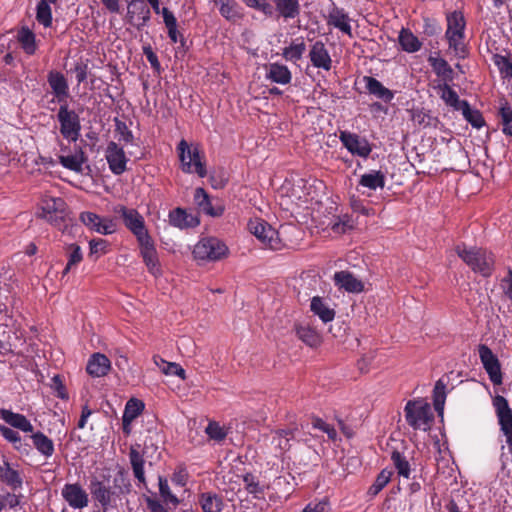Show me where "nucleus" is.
Returning <instances> with one entry per match:
<instances>
[{
	"label": "nucleus",
	"instance_id": "1",
	"mask_svg": "<svg viewBox=\"0 0 512 512\" xmlns=\"http://www.w3.org/2000/svg\"><path fill=\"white\" fill-rule=\"evenodd\" d=\"M457 255L473 270L483 277H490L494 270V257L491 253L478 248H468L466 245H457Z\"/></svg>",
	"mask_w": 512,
	"mask_h": 512
},
{
	"label": "nucleus",
	"instance_id": "2",
	"mask_svg": "<svg viewBox=\"0 0 512 512\" xmlns=\"http://www.w3.org/2000/svg\"><path fill=\"white\" fill-rule=\"evenodd\" d=\"M447 30L445 37L448 41L449 48L453 50L458 58H465L467 54L466 46L463 42L466 21L461 11L449 13L446 17Z\"/></svg>",
	"mask_w": 512,
	"mask_h": 512
},
{
	"label": "nucleus",
	"instance_id": "3",
	"mask_svg": "<svg viewBox=\"0 0 512 512\" xmlns=\"http://www.w3.org/2000/svg\"><path fill=\"white\" fill-rule=\"evenodd\" d=\"M405 419L414 430L427 431L434 419L430 404L422 398L409 400L404 408Z\"/></svg>",
	"mask_w": 512,
	"mask_h": 512
},
{
	"label": "nucleus",
	"instance_id": "4",
	"mask_svg": "<svg viewBox=\"0 0 512 512\" xmlns=\"http://www.w3.org/2000/svg\"><path fill=\"white\" fill-rule=\"evenodd\" d=\"M177 151L179 153L181 169L184 173H196L200 178H204L207 175L205 163L202 160L198 147L191 148L182 139L177 146Z\"/></svg>",
	"mask_w": 512,
	"mask_h": 512
},
{
	"label": "nucleus",
	"instance_id": "5",
	"mask_svg": "<svg viewBox=\"0 0 512 512\" xmlns=\"http://www.w3.org/2000/svg\"><path fill=\"white\" fill-rule=\"evenodd\" d=\"M57 120L63 138L70 142H76L81 135L79 114L75 110L70 109L68 103H63L59 107Z\"/></svg>",
	"mask_w": 512,
	"mask_h": 512
},
{
	"label": "nucleus",
	"instance_id": "6",
	"mask_svg": "<svg viewBox=\"0 0 512 512\" xmlns=\"http://www.w3.org/2000/svg\"><path fill=\"white\" fill-rule=\"evenodd\" d=\"M229 249L218 238L206 237L198 241L194 246L193 255L197 260L219 261L228 255Z\"/></svg>",
	"mask_w": 512,
	"mask_h": 512
},
{
	"label": "nucleus",
	"instance_id": "7",
	"mask_svg": "<svg viewBox=\"0 0 512 512\" xmlns=\"http://www.w3.org/2000/svg\"><path fill=\"white\" fill-rule=\"evenodd\" d=\"M38 216L50 224L61 228L67 216L65 201L60 197L46 196L42 200L41 212Z\"/></svg>",
	"mask_w": 512,
	"mask_h": 512
},
{
	"label": "nucleus",
	"instance_id": "8",
	"mask_svg": "<svg viewBox=\"0 0 512 512\" xmlns=\"http://www.w3.org/2000/svg\"><path fill=\"white\" fill-rule=\"evenodd\" d=\"M114 211L121 216L126 228L137 238V241H143V239L150 237L144 218L136 209L121 205L116 207Z\"/></svg>",
	"mask_w": 512,
	"mask_h": 512
},
{
	"label": "nucleus",
	"instance_id": "9",
	"mask_svg": "<svg viewBox=\"0 0 512 512\" xmlns=\"http://www.w3.org/2000/svg\"><path fill=\"white\" fill-rule=\"evenodd\" d=\"M248 228L264 246L272 250H277L281 247L278 232L267 222L260 219L251 220L248 223Z\"/></svg>",
	"mask_w": 512,
	"mask_h": 512
},
{
	"label": "nucleus",
	"instance_id": "10",
	"mask_svg": "<svg viewBox=\"0 0 512 512\" xmlns=\"http://www.w3.org/2000/svg\"><path fill=\"white\" fill-rule=\"evenodd\" d=\"M127 22L137 30H142L151 19V11L145 0H130L127 4Z\"/></svg>",
	"mask_w": 512,
	"mask_h": 512
},
{
	"label": "nucleus",
	"instance_id": "11",
	"mask_svg": "<svg viewBox=\"0 0 512 512\" xmlns=\"http://www.w3.org/2000/svg\"><path fill=\"white\" fill-rule=\"evenodd\" d=\"M79 220L91 231L101 235H110L116 232L117 225L112 218H103L96 213L84 211L80 214Z\"/></svg>",
	"mask_w": 512,
	"mask_h": 512
},
{
	"label": "nucleus",
	"instance_id": "12",
	"mask_svg": "<svg viewBox=\"0 0 512 512\" xmlns=\"http://www.w3.org/2000/svg\"><path fill=\"white\" fill-rule=\"evenodd\" d=\"M339 139L343 146L352 154L362 158H367L372 152V147L366 138L349 132L341 131Z\"/></svg>",
	"mask_w": 512,
	"mask_h": 512
},
{
	"label": "nucleus",
	"instance_id": "13",
	"mask_svg": "<svg viewBox=\"0 0 512 512\" xmlns=\"http://www.w3.org/2000/svg\"><path fill=\"white\" fill-rule=\"evenodd\" d=\"M479 357L483 364L485 371L487 372L490 381L494 385L502 384V372L501 365L496 357V355L492 352V350L482 344L479 346Z\"/></svg>",
	"mask_w": 512,
	"mask_h": 512
},
{
	"label": "nucleus",
	"instance_id": "14",
	"mask_svg": "<svg viewBox=\"0 0 512 512\" xmlns=\"http://www.w3.org/2000/svg\"><path fill=\"white\" fill-rule=\"evenodd\" d=\"M105 158L111 172L115 175H121L126 171L128 159L122 147L116 142H109L105 151Z\"/></svg>",
	"mask_w": 512,
	"mask_h": 512
},
{
	"label": "nucleus",
	"instance_id": "15",
	"mask_svg": "<svg viewBox=\"0 0 512 512\" xmlns=\"http://www.w3.org/2000/svg\"><path fill=\"white\" fill-rule=\"evenodd\" d=\"M61 495L72 508L83 509L88 506V494L78 483L65 484Z\"/></svg>",
	"mask_w": 512,
	"mask_h": 512
},
{
	"label": "nucleus",
	"instance_id": "16",
	"mask_svg": "<svg viewBox=\"0 0 512 512\" xmlns=\"http://www.w3.org/2000/svg\"><path fill=\"white\" fill-rule=\"evenodd\" d=\"M308 57L313 67L330 71L332 68V58L324 42L321 40L315 41L309 50Z\"/></svg>",
	"mask_w": 512,
	"mask_h": 512
},
{
	"label": "nucleus",
	"instance_id": "17",
	"mask_svg": "<svg viewBox=\"0 0 512 512\" xmlns=\"http://www.w3.org/2000/svg\"><path fill=\"white\" fill-rule=\"evenodd\" d=\"M326 22L328 26L336 28L343 34L352 37L351 19L343 8L333 5L328 12Z\"/></svg>",
	"mask_w": 512,
	"mask_h": 512
},
{
	"label": "nucleus",
	"instance_id": "18",
	"mask_svg": "<svg viewBox=\"0 0 512 512\" xmlns=\"http://www.w3.org/2000/svg\"><path fill=\"white\" fill-rule=\"evenodd\" d=\"M138 243L140 247V254L149 272L153 275L159 274L160 266L158 254L151 236L143 239V241H138Z\"/></svg>",
	"mask_w": 512,
	"mask_h": 512
},
{
	"label": "nucleus",
	"instance_id": "19",
	"mask_svg": "<svg viewBox=\"0 0 512 512\" xmlns=\"http://www.w3.org/2000/svg\"><path fill=\"white\" fill-rule=\"evenodd\" d=\"M47 81L57 99V102L60 103V105L67 103V98L69 97V86L64 75L61 72L52 70L48 73Z\"/></svg>",
	"mask_w": 512,
	"mask_h": 512
},
{
	"label": "nucleus",
	"instance_id": "20",
	"mask_svg": "<svg viewBox=\"0 0 512 512\" xmlns=\"http://www.w3.org/2000/svg\"><path fill=\"white\" fill-rule=\"evenodd\" d=\"M293 429H279L272 432L271 445L276 457H282L292 447Z\"/></svg>",
	"mask_w": 512,
	"mask_h": 512
},
{
	"label": "nucleus",
	"instance_id": "21",
	"mask_svg": "<svg viewBox=\"0 0 512 512\" xmlns=\"http://www.w3.org/2000/svg\"><path fill=\"white\" fill-rule=\"evenodd\" d=\"M111 362L102 353H94L88 360L86 371L92 377H103L109 373Z\"/></svg>",
	"mask_w": 512,
	"mask_h": 512
},
{
	"label": "nucleus",
	"instance_id": "22",
	"mask_svg": "<svg viewBox=\"0 0 512 512\" xmlns=\"http://www.w3.org/2000/svg\"><path fill=\"white\" fill-rule=\"evenodd\" d=\"M220 15L227 21L237 23L244 18L243 8L235 0H215Z\"/></svg>",
	"mask_w": 512,
	"mask_h": 512
},
{
	"label": "nucleus",
	"instance_id": "23",
	"mask_svg": "<svg viewBox=\"0 0 512 512\" xmlns=\"http://www.w3.org/2000/svg\"><path fill=\"white\" fill-rule=\"evenodd\" d=\"M274 14L284 20L295 19L301 13V5L299 0H273Z\"/></svg>",
	"mask_w": 512,
	"mask_h": 512
},
{
	"label": "nucleus",
	"instance_id": "24",
	"mask_svg": "<svg viewBox=\"0 0 512 512\" xmlns=\"http://www.w3.org/2000/svg\"><path fill=\"white\" fill-rule=\"evenodd\" d=\"M334 281L339 288L349 293H360L364 289L362 281L349 271H339L334 274Z\"/></svg>",
	"mask_w": 512,
	"mask_h": 512
},
{
	"label": "nucleus",
	"instance_id": "25",
	"mask_svg": "<svg viewBox=\"0 0 512 512\" xmlns=\"http://www.w3.org/2000/svg\"><path fill=\"white\" fill-rule=\"evenodd\" d=\"M169 222L174 227L185 229L198 226L200 220L198 217L188 214L182 208H175L169 213Z\"/></svg>",
	"mask_w": 512,
	"mask_h": 512
},
{
	"label": "nucleus",
	"instance_id": "26",
	"mask_svg": "<svg viewBox=\"0 0 512 512\" xmlns=\"http://www.w3.org/2000/svg\"><path fill=\"white\" fill-rule=\"evenodd\" d=\"M0 481L13 490L21 488L23 484L19 471L13 468L6 460H3L0 464Z\"/></svg>",
	"mask_w": 512,
	"mask_h": 512
},
{
	"label": "nucleus",
	"instance_id": "27",
	"mask_svg": "<svg viewBox=\"0 0 512 512\" xmlns=\"http://www.w3.org/2000/svg\"><path fill=\"white\" fill-rule=\"evenodd\" d=\"M428 63L432 67L433 72L441 79L443 83H451L454 80V71L449 63L437 56L430 55Z\"/></svg>",
	"mask_w": 512,
	"mask_h": 512
},
{
	"label": "nucleus",
	"instance_id": "28",
	"mask_svg": "<svg viewBox=\"0 0 512 512\" xmlns=\"http://www.w3.org/2000/svg\"><path fill=\"white\" fill-rule=\"evenodd\" d=\"M266 79L277 84L287 85L292 80V74L286 65L270 63L266 66Z\"/></svg>",
	"mask_w": 512,
	"mask_h": 512
},
{
	"label": "nucleus",
	"instance_id": "29",
	"mask_svg": "<svg viewBox=\"0 0 512 512\" xmlns=\"http://www.w3.org/2000/svg\"><path fill=\"white\" fill-rule=\"evenodd\" d=\"M363 81L367 91L378 99L389 103L394 98V92L386 88L379 80L371 76H364Z\"/></svg>",
	"mask_w": 512,
	"mask_h": 512
},
{
	"label": "nucleus",
	"instance_id": "30",
	"mask_svg": "<svg viewBox=\"0 0 512 512\" xmlns=\"http://www.w3.org/2000/svg\"><path fill=\"white\" fill-rule=\"evenodd\" d=\"M194 201L197 206L207 215L218 217L224 212L222 206L213 207L209 195L203 188H196L194 193Z\"/></svg>",
	"mask_w": 512,
	"mask_h": 512
},
{
	"label": "nucleus",
	"instance_id": "31",
	"mask_svg": "<svg viewBox=\"0 0 512 512\" xmlns=\"http://www.w3.org/2000/svg\"><path fill=\"white\" fill-rule=\"evenodd\" d=\"M161 14L163 17V22L167 28L170 41L172 43L181 42V44L184 45L185 40L183 34L178 30L177 19L174 14L166 7L162 8Z\"/></svg>",
	"mask_w": 512,
	"mask_h": 512
},
{
	"label": "nucleus",
	"instance_id": "32",
	"mask_svg": "<svg viewBox=\"0 0 512 512\" xmlns=\"http://www.w3.org/2000/svg\"><path fill=\"white\" fill-rule=\"evenodd\" d=\"M0 418L7 424L23 432H32L33 426L30 421L22 414L14 413L7 409L0 410Z\"/></svg>",
	"mask_w": 512,
	"mask_h": 512
},
{
	"label": "nucleus",
	"instance_id": "33",
	"mask_svg": "<svg viewBox=\"0 0 512 512\" xmlns=\"http://www.w3.org/2000/svg\"><path fill=\"white\" fill-rule=\"evenodd\" d=\"M198 503L203 512H222L224 508L223 497L213 492L201 493Z\"/></svg>",
	"mask_w": 512,
	"mask_h": 512
},
{
	"label": "nucleus",
	"instance_id": "34",
	"mask_svg": "<svg viewBox=\"0 0 512 512\" xmlns=\"http://www.w3.org/2000/svg\"><path fill=\"white\" fill-rule=\"evenodd\" d=\"M90 491L94 499L106 510L111 503L112 492L110 488L95 478L90 483Z\"/></svg>",
	"mask_w": 512,
	"mask_h": 512
},
{
	"label": "nucleus",
	"instance_id": "35",
	"mask_svg": "<svg viewBox=\"0 0 512 512\" xmlns=\"http://www.w3.org/2000/svg\"><path fill=\"white\" fill-rule=\"evenodd\" d=\"M59 163L66 169L80 173L83 170V164L87 161V157L81 148H78L73 155H60Z\"/></svg>",
	"mask_w": 512,
	"mask_h": 512
},
{
	"label": "nucleus",
	"instance_id": "36",
	"mask_svg": "<svg viewBox=\"0 0 512 512\" xmlns=\"http://www.w3.org/2000/svg\"><path fill=\"white\" fill-rule=\"evenodd\" d=\"M138 447L139 445L137 446H134L132 445L129 449V459H130V464H131V467H132V470H133V474H134V477L142 484H145L146 483V479H145V473H144V457H143V454H141L139 451H138Z\"/></svg>",
	"mask_w": 512,
	"mask_h": 512
},
{
	"label": "nucleus",
	"instance_id": "37",
	"mask_svg": "<svg viewBox=\"0 0 512 512\" xmlns=\"http://www.w3.org/2000/svg\"><path fill=\"white\" fill-rule=\"evenodd\" d=\"M385 182V174L380 170H371L370 172L363 174L359 179V185L364 188H368L371 191H375L378 188L383 189Z\"/></svg>",
	"mask_w": 512,
	"mask_h": 512
},
{
	"label": "nucleus",
	"instance_id": "38",
	"mask_svg": "<svg viewBox=\"0 0 512 512\" xmlns=\"http://www.w3.org/2000/svg\"><path fill=\"white\" fill-rule=\"evenodd\" d=\"M310 309L324 323L332 321L335 317V311L331 309L319 296H315L312 298Z\"/></svg>",
	"mask_w": 512,
	"mask_h": 512
},
{
	"label": "nucleus",
	"instance_id": "39",
	"mask_svg": "<svg viewBox=\"0 0 512 512\" xmlns=\"http://www.w3.org/2000/svg\"><path fill=\"white\" fill-rule=\"evenodd\" d=\"M67 264L62 272V275H67L72 269L77 267L83 260V252L81 247L72 243L66 247Z\"/></svg>",
	"mask_w": 512,
	"mask_h": 512
},
{
	"label": "nucleus",
	"instance_id": "40",
	"mask_svg": "<svg viewBox=\"0 0 512 512\" xmlns=\"http://www.w3.org/2000/svg\"><path fill=\"white\" fill-rule=\"evenodd\" d=\"M305 51V42L302 38H297L289 46L283 48L282 56L287 61L297 62L303 57Z\"/></svg>",
	"mask_w": 512,
	"mask_h": 512
},
{
	"label": "nucleus",
	"instance_id": "41",
	"mask_svg": "<svg viewBox=\"0 0 512 512\" xmlns=\"http://www.w3.org/2000/svg\"><path fill=\"white\" fill-rule=\"evenodd\" d=\"M296 334L301 341L310 347H317L321 344L320 334L310 326H296Z\"/></svg>",
	"mask_w": 512,
	"mask_h": 512
},
{
	"label": "nucleus",
	"instance_id": "42",
	"mask_svg": "<svg viewBox=\"0 0 512 512\" xmlns=\"http://www.w3.org/2000/svg\"><path fill=\"white\" fill-rule=\"evenodd\" d=\"M153 362L165 375H175L182 380L186 378L185 370L175 362H167L159 356H154Z\"/></svg>",
	"mask_w": 512,
	"mask_h": 512
},
{
	"label": "nucleus",
	"instance_id": "43",
	"mask_svg": "<svg viewBox=\"0 0 512 512\" xmlns=\"http://www.w3.org/2000/svg\"><path fill=\"white\" fill-rule=\"evenodd\" d=\"M441 91L440 97L441 99L449 106L453 107L455 110H460L462 108V103L467 102L466 100H460L456 91H454L450 87V83H442L438 86Z\"/></svg>",
	"mask_w": 512,
	"mask_h": 512
},
{
	"label": "nucleus",
	"instance_id": "44",
	"mask_svg": "<svg viewBox=\"0 0 512 512\" xmlns=\"http://www.w3.org/2000/svg\"><path fill=\"white\" fill-rule=\"evenodd\" d=\"M32 441L34 447L45 457H50L54 453V444L51 439H49L42 432H36L32 436Z\"/></svg>",
	"mask_w": 512,
	"mask_h": 512
},
{
	"label": "nucleus",
	"instance_id": "45",
	"mask_svg": "<svg viewBox=\"0 0 512 512\" xmlns=\"http://www.w3.org/2000/svg\"><path fill=\"white\" fill-rule=\"evenodd\" d=\"M399 43L402 49L408 53L417 52L421 48L419 39L408 29H402L399 34Z\"/></svg>",
	"mask_w": 512,
	"mask_h": 512
},
{
	"label": "nucleus",
	"instance_id": "46",
	"mask_svg": "<svg viewBox=\"0 0 512 512\" xmlns=\"http://www.w3.org/2000/svg\"><path fill=\"white\" fill-rule=\"evenodd\" d=\"M459 111L462 112L465 120L468 121L474 128L479 129L484 126L485 121L482 114L479 110L472 109L468 102H463L462 108Z\"/></svg>",
	"mask_w": 512,
	"mask_h": 512
},
{
	"label": "nucleus",
	"instance_id": "47",
	"mask_svg": "<svg viewBox=\"0 0 512 512\" xmlns=\"http://www.w3.org/2000/svg\"><path fill=\"white\" fill-rule=\"evenodd\" d=\"M18 41L25 53L33 55L36 52L35 34L29 28H22L18 32Z\"/></svg>",
	"mask_w": 512,
	"mask_h": 512
},
{
	"label": "nucleus",
	"instance_id": "48",
	"mask_svg": "<svg viewBox=\"0 0 512 512\" xmlns=\"http://www.w3.org/2000/svg\"><path fill=\"white\" fill-rule=\"evenodd\" d=\"M52 4L49 0H40L36 7V19L44 27H50L52 24Z\"/></svg>",
	"mask_w": 512,
	"mask_h": 512
},
{
	"label": "nucleus",
	"instance_id": "49",
	"mask_svg": "<svg viewBox=\"0 0 512 512\" xmlns=\"http://www.w3.org/2000/svg\"><path fill=\"white\" fill-rule=\"evenodd\" d=\"M446 400V384L439 379L433 389V405L439 415L443 414Z\"/></svg>",
	"mask_w": 512,
	"mask_h": 512
},
{
	"label": "nucleus",
	"instance_id": "50",
	"mask_svg": "<svg viewBox=\"0 0 512 512\" xmlns=\"http://www.w3.org/2000/svg\"><path fill=\"white\" fill-rule=\"evenodd\" d=\"M498 115L503 127V133L512 136V108L506 101L501 103Z\"/></svg>",
	"mask_w": 512,
	"mask_h": 512
},
{
	"label": "nucleus",
	"instance_id": "51",
	"mask_svg": "<svg viewBox=\"0 0 512 512\" xmlns=\"http://www.w3.org/2000/svg\"><path fill=\"white\" fill-rule=\"evenodd\" d=\"M393 472L388 469H383L376 477L374 483L370 486L368 494L376 496L391 480Z\"/></svg>",
	"mask_w": 512,
	"mask_h": 512
},
{
	"label": "nucleus",
	"instance_id": "52",
	"mask_svg": "<svg viewBox=\"0 0 512 512\" xmlns=\"http://www.w3.org/2000/svg\"><path fill=\"white\" fill-rule=\"evenodd\" d=\"M249 8L261 12L266 17L274 16V7L268 0H242Z\"/></svg>",
	"mask_w": 512,
	"mask_h": 512
},
{
	"label": "nucleus",
	"instance_id": "53",
	"mask_svg": "<svg viewBox=\"0 0 512 512\" xmlns=\"http://www.w3.org/2000/svg\"><path fill=\"white\" fill-rule=\"evenodd\" d=\"M144 409V404L140 400L130 399L125 406L122 418L126 421H134Z\"/></svg>",
	"mask_w": 512,
	"mask_h": 512
},
{
	"label": "nucleus",
	"instance_id": "54",
	"mask_svg": "<svg viewBox=\"0 0 512 512\" xmlns=\"http://www.w3.org/2000/svg\"><path fill=\"white\" fill-rule=\"evenodd\" d=\"M391 460L393 461V464L397 469L398 474L400 476H403L404 478H409L410 464L407 461L406 457L403 456L399 451L395 450L391 454Z\"/></svg>",
	"mask_w": 512,
	"mask_h": 512
},
{
	"label": "nucleus",
	"instance_id": "55",
	"mask_svg": "<svg viewBox=\"0 0 512 512\" xmlns=\"http://www.w3.org/2000/svg\"><path fill=\"white\" fill-rule=\"evenodd\" d=\"M493 63L498 68L499 73L503 78L512 77V62L508 57L495 54L493 56Z\"/></svg>",
	"mask_w": 512,
	"mask_h": 512
},
{
	"label": "nucleus",
	"instance_id": "56",
	"mask_svg": "<svg viewBox=\"0 0 512 512\" xmlns=\"http://www.w3.org/2000/svg\"><path fill=\"white\" fill-rule=\"evenodd\" d=\"M353 228L354 221L348 215L338 217L334 222L331 223V230L336 234H345Z\"/></svg>",
	"mask_w": 512,
	"mask_h": 512
},
{
	"label": "nucleus",
	"instance_id": "57",
	"mask_svg": "<svg viewBox=\"0 0 512 512\" xmlns=\"http://www.w3.org/2000/svg\"><path fill=\"white\" fill-rule=\"evenodd\" d=\"M243 482L245 489L256 498H260L261 495H263L264 488L260 485L258 479L253 474L248 473L244 475Z\"/></svg>",
	"mask_w": 512,
	"mask_h": 512
},
{
	"label": "nucleus",
	"instance_id": "58",
	"mask_svg": "<svg viewBox=\"0 0 512 512\" xmlns=\"http://www.w3.org/2000/svg\"><path fill=\"white\" fill-rule=\"evenodd\" d=\"M159 493L163 498L164 502L171 503L174 506H177L179 503L178 498L172 494L168 481L166 478L159 476Z\"/></svg>",
	"mask_w": 512,
	"mask_h": 512
},
{
	"label": "nucleus",
	"instance_id": "59",
	"mask_svg": "<svg viewBox=\"0 0 512 512\" xmlns=\"http://www.w3.org/2000/svg\"><path fill=\"white\" fill-rule=\"evenodd\" d=\"M205 432L207 433L210 439H213L215 441H222L227 436V431L225 430V428L220 426L219 423L217 422H210L207 425Z\"/></svg>",
	"mask_w": 512,
	"mask_h": 512
},
{
	"label": "nucleus",
	"instance_id": "60",
	"mask_svg": "<svg viewBox=\"0 0 512 512\" xmlns=\"http://www.w3.org/2000/svg\"><path fill=\"white\" fill-rule=\"evenodd\" d=\"M500 289L503 296L512 302V270L508 269L506 276L500 281Z\"/></svg>",
	"mask_w": 512,
	"mask_h": 512
},
{
	"label": "nucleus",
	"instance_id": "61",
	"mask_svg": "<svg viewBox=\"0 0 512 512\" xmlns=\"http://www.w3.org/2000/svg\"><path fill=\"white\" fill-rule=\"evenodd\" d=\"M91 254H105L107 252L108 243L106 240L98 238L89 242Z\"/></svg>",
	"mask_w": 512,
	"mask_h": 512
},
{
	"label": "nucleus",
	"instance_id": "62",
	"mask_svg": "<svg viewBox=\"0 0 512 512\" xmlns=\"http://www.w3.org/2000/svg\"><path fill=\"white\" fill-rule=\"evenodd\" d=\"M0 434L7 441H9L13 444L20 443V441H21V436L19 435L18 432H16L15 430H13L9 427L4 426V425H0Z\"/></svg>",
	"mask_w": 512,
	"mask_h": 512
},
{
	"label": "nucleus",
	"instance_id": "63",
	"mask_svg": "<svg viewBox=\"0 0 512 512\" xmlns=\"http://www.w3.org/2000/svg\"><path fill=\"white\" fill-rule=\"evenodd\" d=\"M0 504H2V510L5 507H9L10 509H15L20 504V496L11 494V493H7L6 495L1 497Z\"/></svg>",
	"mask_w": 512,
	"mask_h": 512
},
{
	"label": "nucleus",
	"instance_id": "64",
	"mask_svg": "<svg viewBox=\"0 0 512 512\" xmlns=\"http://www.w3.org/2000/svg\"><path fill=\"white\" fill-rule=\"evenodd\" d=\"M303 512H329V503L327 500H322L317 503H309Z\"/></svg>",
	"mask_w": 512,
	"mask_h": 512
}]
</instances>
